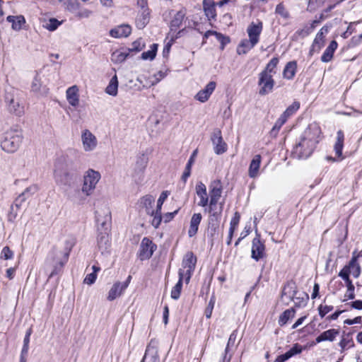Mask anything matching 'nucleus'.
Returning a JSON list of instances; mask_svg holds the SVG:
<instances>
[{"mask_svg":"<svg viewBox=\"0 0 362 362\" xmlns=\"http://www.w3.org/2000/svg\"><path fill=\"white\" fill-rule=\"evenodd\" d=\"M193 162H194V160L192 158V156H191L189 158V159L188 160V162L185 166V171L182 175V180H183L184 182H185L187 181V178L190 176L191 168H192Z\"/></svg>","mask_w":362,"mask_h":362,"instance_id":"nucleus-53","label":"nucleus"},{"mask_svg":"<svg viewBox=\"0 0 362 362\" xmlns=\"http://www.w3.org/2000/svg\"><path fill=\"white\" fill-rule=\"evenodd\" d=\"M309 299L308 295L305 292H298L289 300L294 303V305L296 308H303L307 305Z\"/></svg>","mask_w":362,"mask_h":362,"instance_id":"nucleus-27","label":"nucleus"},{"mask_svg":"<svg viewBox=\"0 0 362 362\" xmlns=\"http://www.w3.org/2000/svg\"><path fill=\"white\" fill-rule=\"evenodd\" d=\"M118 90V79L115 75L110 79L108 86L105 88V93L112 96H116Z\"/></svg>","mask_w":362,"mask_h":362,"instance_id":"nucleus-40","label":"nucleus"},{"mask_svg":"<svg viewBox=\"0 0 362 362\" xmlns=\"http://www.w3.org/2000/svg\"><path fill=\"white\" fill-rule=\"evenodd\" d=\"M216 86V83L215 81H210L202 90H203L206 94H207L210 97V95L214 91Z\"/></svg>","mask_w":362,"mask_h":362,"instance_id":"nucleus-63","label":"nucleus"},{"mask_svg":"<svg viewBox=\"0 0 362 362\" xmlns=\"http://www.w3.org/2000/svg\"><path fill=\"white\" fill-rule=\"evenodd\" d=\"M238 331L234 330L230 335L227 346L225 349L224 354L223 356L222 360L221 362H230L231 359V356H228V352L230 346H233L237 338Z\"/></svg>","mask_w":362,"mask_h":362,"instance_id":"nucleus-33","label":"nucleus"},{"mask_svg":"<svg viewBox=\"0 0 362 362\" xmlns=\"http://www.w3.org/2000/svg\"><path fill=\"white\" fill-rule=\"evenodd\" d=\"M262 22H259L257 24L252 23L247 29L249 39L255 42L256 44H257L259 40V35L262 33Z\"/></svg>","mask_w":362,"mask_h":362,"instance_id":"nucleus-18","label":"nucleus"},{"mask_svg":"<svg viewBox=\"0 0 362 362\" xmlns=\"http://www.w3.org/2000/svg\"><path fill=\"white\" fill-rule=\"evenodd\" d=\"M240 219V215L238 212L236 211L234 214V216L232 218L230 223L229 231H230V233L235 232L236 228L238 227V226L239 224Z\"/></svg>","mask_w":362,"mask_h":362,"instance_id":"nucleus-55","label":"nucleus"},{"mask_svg":"<svg viewBox=\"0 0 362 362\" xmlns=\"http://www.w3.org/2000/svg\"><path fill=\"white\" fill-rule=\"evenodd\" d=\"M326 0H309L307 6V11L313 13L321 7Z\"/></svg>","mask_w":362,"mask_h":362,"instance_id":"nucleus-51","label":"nucleus"},{"mask_svg":"<svg viewBox=\"0 0 362 362\" xmlns=\"http://www.w3.org/2000/svg\"><path fill=\"white\" fill-rule=\"evenodd\" d=\"M13 251L9 248V247L6 246L4 247L1 252V258L4 259H10L13 257Z\"/></svg>","mask_w":362,"mask_h":362,"instance_id":"nucleus-62","label":"nucleus"},{"mask_svg":"<svg viewBox=\"0 0 362 362\" xmlns=\"http://www.w3.org/2000/svg\"><path fill=\"white\" fill-rule=\"evenodd\" d=\"M218 224H208V234L211 238H214L217 234L218 230Z\"/></svg>","mask_w":362,"mask_h":362,"instance_id":"nucleus-64","label":"nucleus"},{"mask_svg":"<svg viewBox=\"0 0 362 362\" xmlns=\"http://www.w3.org/2000/svg\"><path fill=\"white\" fill-rule=\"evenodd\" d=\"M31 90L42 95L47 94L48 89L42 86V83L38 74H36L31 84Z\"/></svg>","mask_w":362,"mask_h":362,"instance_id":"nucleus-36","label":"nucleus"},{"mask_svg":"<svg viewBox=\"0 0 362 362\" xmlns=\"http://www.w3.org/2000/svg\"><path fill=\"white\" fill-rule=\"evenodd\" d=\"M264 245L260 241L259 238L256 237L252 240V257L258 261L264 255Z\"/></svg>","mask_w":362,"mask_h":362,"instance_id":"nucleus-16","label":"nucleus"},{"mask_svg":"<svg viewBox=\"0 0 362 362\" xmlns=\"http://www.w3.org/2000/svg\"><path fill=\"white\" fill-rule=\"evenodd\" d=\"M338 47V44L335 40L331 41L329 46L325 49L321 57V61L327 63L332 60L334 53Z\"/></svg>","mask_w":362,"mask_h":362,"instance_id":"nucleus-31","label":"nucleus"},{"mask_svg":"<svg viewBox=\"0 0 362 362\" xmlns=\"http://www.w3.org/2000/svg\"><path fill=\"white\" fill-rule=\"evenodd\" d=\"M144 47L145 43L141 38H139L132 43L130 47L128 48V51L129 52H138L141 51Z\"/></svg>","mask_w":362,"mask_h":362,"instance_id":"nucleus-52","label":"nucleus"},{"mask_svg":"<svg viewBox=\"0 0 362 362\" xmlns=\"http://www.w3.org/2000/svg\"><path fill=\"white\" fill-rule=\"evenodd\" d=\"M157 341L156 340H151L148 345L144 358L153 359V361H156L158 355Z\"/></svg>","mask_w":362,"mask_h":362,"instance_id":"nucleus-38","label":"nucleus"},{"mask_svg":"<svg viewBox=\"0 0 362 362\" xmlns=\"http://www.w3.org/2000/svg\"><path fill=\"white\" fill-rule=\"evenodd\" d=\"M300 108V103L294 101L291 105H289L286 110L281 115L284 116L286 119H288L289 117L294 115L297 110Z\"/></svg>","mask_w":362,"mask_h":362,"instance_id":"nucleus-47","label":"nucleus"},{"mask_svg":"<svg viewBox=\"0 0 362 362\" xmlns=\"http://www.w3.org/2000/svg\"><path fill=\"white\" fill-rule=\"evenodd\" d=\"M334 307L332 305H320L318 307V312L320 316L322 318L324 317L328 313L333 310Z\"/></svg>","mask_w":362,"mask_h":362,"instance_id":"nucleus-58","label":"nucleus"},{"mask_svg":"<svg viewBox=\"0 0 362 362\" xmlns=\"http://www.w3.org/2000/svg\"><path fill=\"white\" fill-rule=\"evenodd\" d=\"M215 300H215L214 296H212L209 302V304L205 310V315H206V318H210L211 316L212 310L214 309V304H215Z\"/></svg>","mask_w":362,"mask_h":362,"instance_id":"nucleus-60","label":"nucleus"},{"mask_svg":"<svg viewBox=\"0 0 362 362\" xmlns=\"http://www.w3.org/2000/svg\"><path fill=\"white\" fill-rule=\"evenodd\" d=\"M132 32V28L127 24L118 25L110 31V36L115 38L127 37Z\"/></svg>","mask_w":362,"mask_h":362,"instance_id":"nucleus-17","label":"nucleus"},{"mask_svg":"<svg viewBox=\"0 0 362 362\" xmlns=\"http://www.w3.org/2000/svg\"><path fill=\"white\" fill-rule=\"evenodd\" d=\"M197 257L192 252H187L182 260V267L186 272H192L195 269Z\"/></svg>","mask_w":362,"mask_h":362,"instance_id":"nucleus-28","label":"nucleus"},{"mask_svg":"<svg viewBox=\"0 0 362 362\" xmlns=\"http://www.w3.org/2000/svg\"><path fill=\"white\" fill-rule=\"evenodd\" d=\"M22 131L17 129H11L6 131L1 142L2 150L7 153H14L20 147L23 141Z\"/></svg>","mask_w":362,"mask_h":362,"instance_id":"nucleus-3","label":"nucleus"},{"mask_svg":"<svg viewBox=\"0 0 362 362\" xmlns=\"http://www.w3.org/2000/svg\"><path fill=\"white\" fill-rule=\"evenodd\" d=\"M129 52L116 50L111 55V60L113 63L119 64L125 61Z\"/></svg>","mask_w":362,"mask_h":362,"instance_id":"nucleus-46","label":"nucleus"},{"mask_svg":"<svg viewBox=\"0 0 362 362\" xmlns=\"http://www.w3.org/2000/svg\"><path fill=\"white\" fill-rule=\"evenodd\" d=\"M320 134L321 129L317 124H309L300 136L292 151L293 157L298 159L309 158L320 141Z\"/></svg>","mask_w":362,"mask_h":362,"instance_id":"nucleus-1","label":"nucleus"},{"mask_svg":"<svg viewBox=\"0 0 362 362\" xmlns=\"http://www.w3.org/2000/svg\"><path fill=\"white\" fill-rule=\"evenodd\" d=\"M132 279V276L129 275L127 279L121 283L117 281L113 284L107 295V300L110 301L114 300L117 298L119 297L124 291L127 288L129 284Z\"/></svg>","mask_w":362,"mask_h":362,"instance_id":"nucleus-10","label":"nucleus"},{"mask_svg":"<svg viewBox=\"0 0 362 362\" xmlns=\"http://www.w3.org/2000/svg\"><path fill=\"white\" fill-rule=\"evenodd\" d=\"M62 23V21H58L57 18H52L43 25V27L49 31H54Z\"/></svg>","mask_w":362,"mask_h":362,"instance_id":"nucleus-50","label":"nucleus"},{"mask_svg":"<svg viewBox=\"0 0 362 362\" xmlns=\"http://www.w3.org/2000/svg\"><path fill=\"white\" fill-rule=\"evenodd\" d=\"M6 21L11 23V28L15 31H19L23 29V25L26 23L25 17L23 15L8 16Z\"/></svg>","mask_w":362,"mask_h":362,"instance_id":"nucleus-22","label":"nucleus"},{"mask_svg":"<svg viewBox=\"0 0 362 362\" xmlns=\"http://www.w3.org/2000/svg\"><path fill=\"white\" fill-rule=\"evenodd\" d=\"M287 119L284 118V116L280 115L279 118L276 121L274 127H272L270 134L272 136H276L279 131L281 128V127L286 123Z\"/></svg>","mask_w":362,"mask_h":362,"instance_id":"nucleus-49","label":"nucleus"},{"mask_svg":"<svg viewBox=\"0 0 362 362\" xmlns=\"http://www.w3.org/2000/svg\"><path fill=\"white\" fill-rule=\"evenodd\" d=\"M257 44L251 40H243L237 48L238 54H245L252 49Z\"/></svg>","mask_w":362,"mask_h":362,"instance_id":"nucleus-34","label":"nucleus"},{"mask_svg":"<svg viewBox=\"0 0 362 362\" xmlns=\"http://www.w3.org/2000/svg\"><path fill=\"white\" fill-rule=\"evenodd\" d=\"M216 4L214 0H203L204 14L209 20L214 19L216 16Z\"/></svg>","mask_w":362,"mask_h":362,"instance_id":"nucleus-25","label":"nucleus"},{"mask_svg":"<svg viewBox=\"0 0 362 362\" xmlns=\"http://www.w3.org/2000/svg\"><path fill=\"white\" fill-rule=\"evenodd\" d=\"M218 185L213 187L209 192L210 200L209 203L211 205H214L215 204H218L219 199L221 197L222 193V187L220 185V182L218 181Z\"/></svg>","mask_w":362,"mask_h":362,"instance_id":"nucleus-37","label":"nucleus"},{"mask_svg":"<svg viewBox=\"0 0 362 362\" xmlns=\"http://www.w3.org/2000/svg\"><path fill=\"white\" fill-rule=\"evenodd\" d=\"M76 243V239L74 237H69L64 242V247L63 250L57 252V255L58 257H61V264L63 262H67L69 257V254L74 246Z\"/></svg>","mask_w":362,"mask_h":362,"instance_id":"nucleus-14","label":"nucleus"},{"mask_svg":"<svg viewBox=\"0 0 362 362\" xmlns=\"http://www.w3.org/2000/svg\"><path fill=\"white\" fill-rule=\"evenodd\" d=\"M96 222L100 226L103 231H110L111 226L112 216L111 213L108 209L103 211H97L95 212Z\"/></svg>","mask_w":362,"mask_h":362,"instance_id":"nucleus-13","label":"nucleus"},{"mask_svg":"<svg viewBox=\"0 0 362 362\" xmlns=\"http://www.w3.org/2000/svg\"><path fill=\"white\" fill-rule=\"evenodd\" d=\"M180 208L177 209L173 212H168L164 214L163 216L160 214V223L163 220L165 223H168L173 220L176 214H177Z\"/></svg>","mask_w":362,"mask_h":362,"instance_id":"nucleus-57","label":"nucleus"},{"mask_svg":"<svg viewBox=\"0 0 362 362\" xmlns=\"http://www.w3.org/2000/svg\"><path fill=\"white\" fill-rule=\"evenodd\" d=\"M81 139L84 150L86 151L93 150L97 145L95 136L88 129L83 132Z\"/></svg>","mask_w":362,"mask_h":362,"instance_id":"nucleus-15","label":"nucleus"},{"mask_svg":"<svg viewBox=\"0 0 362 362\" xmlns=\"http://www.w3.org/2000/svg\"><path fill=\"white\" fill-rule=\"evenodd\" d=\"M156 248L157 245L151 239L145 237L141 242L137 257L141 261L148 259Z\"/></svg>","mask_w":362,"mask_h":362,"instance_id":"nucleus-6","label":"nucleus"},{"mask_svg":"<svg viewBox=\"0 0 362 362\" xmlns=\"http://www.w3.org/2000/svg\"><path fill=\"white\" fill-rule=\"evenodd\" d=\"M362 267L359 264L358 259L352 252V257L349 263L346 264L339 272H361Z\"/></svg>","mask_w":362,"mask_h":362,"instance_id":"nucleus-35","label":"nucleus"},{"mask_svg":"<svg viewBox=\"0 0 362 362\" xmlns=\"http://www.w3.org/2000/svg\"><path fill=\"white\" fill-rule=\"evenodd\" d=\"M311 33H312V31L309 28L308 25H305L302 29L298 30L295 33V35H297L298 37L304 38V37H307L308 35H309Z\"/></svg>","mask_w":362,"mask_h":362,"instance_id":"nucleus-61","label":"nucleus"},{"mask_svg":"<svg viewBox=\"0 0 362 362\" xmlns=\"http://www.w3.org/2000/svg\"><path fill=\"white\" fill-rule=\"evenodd\" d=\"M296 314V310L294 308H291L286 310L282 314L279 316V325L280 326L285 325L290 319L294 317Z\"/></svg>","mask_w":362,"mask_h":362,"instance_id":"nucleus-41","label":"nucleus"},{"mask_svg":"<svg viewBox=\"0 0 362 362\" xmlns=\"http://www.w3.org/2000/svg\"><path fill=\"white\" fill-rule=\"evenodd\" d=\"M91 13L92 12L90 11H89L86 8L81 9L80 7L78 6V10L76 11L75 16L76 18H78V19L86 18L90 16Z\"/></svg>","mask_w":362,"mask_h":362,"instance_id":"nucleus-59","label":"nucleus"},{"mask_svg":"<svg viewBox=\"0 0 362 362\" xmlns=\"http://www.w3.org/2000/svg\"><path fill=\"white\" fill-rule=\"evenodd\" d=\"M182 280L183 273H179V280L172 288L170 294L171 298L174 300H177L180 298L182 287Z\"/></svg>","mask_w":362,"mask_h":362,"instance_id":"nucleus-43","label":"nucleus"},{"mask_svg":"<svg viewBox=\"0 0 362 362\" xmlns=\"http://www.w3.org/2000/svg\"><path fill=\"white\" fill-rule=\"evenodd\" d=\"M142 203L146 208V211L150 215L151 218L153 217L151 223L156 228H158V202L156 205V209H153V205L155 203V199L151 195H146L142 198Z\"/></svg>","mask_w":362,"mask_h":362,"instance_id":"nucleus-7","label":"nucleus"},{"mask_svg":"<svg viewBox=\"0 0 362 362\" xmlns=\"http://www.w3.org/2000/svg\"><path fill=\"white\" fill-rule=\"evenodd\" d=\"M5 101L7 103L8 110L10 113L21 117L25 113L23 102L16 97L12 93H7L5 96Z\"/></svg>","mask_w":362,"mask_h":362,"instance_id":"nucleus-5","label":"nucleus"},{"mask_svg":"<svg viewBox=\"0 0 362 362\" xmlns=\"http://www.w3.org/2000/svg\"><path fill=\"white\" fill-rule=\"evenodd\" d=\"M158 44H153L151 47V49L146 52H144L141 54V59L144 60H152L153 59L157 53Z\"/></svg>","mask_w":362,"mask_h":362,"instance_id":"nucleus-48","label":"nucleus"},{"mask_svg":"<svg viewBox=\"0 0 362 362\" xmlns=\"http://www.w3.org/2000/svg\"><path fill=\"white\" fill-rule=\"evenodd\" d=\"M302 350V346L298 344H296L290 350L286 351L285 354L279 356L276 358L274 362H285L293 356L301 353Z\"/></svg>","mask_w":362,"mask_h":362,"instance_id":"nucleus-26","label":"nucleus"},{"mask_svg":"<svg viewBox=\"0 0 362 362\" xmlns=\"http://www.w3.org/2000/svg\"><path fill=\"white\" fill-rule=\"evenodd\" d=\"M80 173L74 162L68 157H59L54 163V179L62 187H71L77 182Z\"/></svg>","mask_w":362,"mask_h":362,"instance_id":"nucleus-2","label":"nucleus"},{"mask_svg":"<svg viewBox=\"0 0 362 362\" xmlns=\"http://www.w3.org/2000/svg\"><path fill=\"white\" fill-rule=\"evenodd\" d=\"M275 12L284 19H287L290 16L288 11L286 9L284 5L282 3L277 4Z\"/></svg>","mask_w":362,"mask_h":362,"instance_id":"nucleus-56","label":"nucleus"},{"mask_svg":"<svg viewBox=\"0 0 362 362\" xmlns=\"http://www.w3.org/2000/svg\"><path fill=\"white\" fill-rule=\"evenodd\" d=\"M110 231H100L97 237L98 250L102 255L110 254L111 251V240Z\"/></svg>","mask_w":362,"mask_h":362,"instance_id":"nucleus-11","label":"nucleus"},{"mask_svg":"<svg viewBox=\"0 0 362 362\" xmlns=\"http://www.w3.org/2000/svg\"><path fill=\"white\" fill-rule=\"evenodd\" d=\"M279 59L278 57H273L269 63L267 64L265 69L261 71L260 73H266L267 74H276V68L279 64Z\"/></svg>","mask_w":362,"mask_h":362,"instance_id":"nucleus-44","label":"nucleus"},{"mask_svg":"<svg viewBox=\"0 0 362 362\" xmlns=\"http://www.w3.org/2000/svg\"><path fill=\"white\" fill-rule=\"evenodd\" d=\"M66 9L75 15L78 10L79 3L77 0H68L66 3Z\"/></svg>","mask_w":362,"mask_h":362,"instance_id":"nucleus-54","label":"nucleus"},{"mask_svg":"<svg viewBox=\"0 0 362 362\" xmlns=\"http://www.w3.org/2000/svg\"><path fill=\"white\" fill-rule=\"evenodd\" d=\"M275 81L272 74L266 73H259L258 86L260 87L259 94L260 95H266L273 90Z\"/></svg>","mask_w":362,"mask_h":362,"instance_id":"nucleus-8","label":"nucleus"},{"mask_svg":"<svg viewBox=\"0 0 362 362\" xmlns=\"http://www.w3.org/2000/svg\"><path fill=\"white\" fill-rule=\"evenodd\" d=\"M141 9L143 10L142 13L136 19V25L139 29H143L149 21V13L145 8Z\"/></svg>","mask_w":362,"mask_h":362,"instance_id":"nucleus-42","label":"nucleus"},{"mask_svg":"<svg viewBox=\"0 0 362 362\" xmlns=\"http://www.w3.org/2000/svg\"><path fill=\"white\" fill-rule=\"evenodd\" d=\"M202 219V215L200 213H195L192 215L188 230L189 237H194L197 233Z\"/></svg>","mask_w":362,"mask_h":362,"instance_id":"nucleus-21","label":"nucleus"},{"mask_svg":"<svg viewBox=\"0 0 362 362\" xmlns=\"http://www.w3.org/2000/svg\"><path fill=\"white\" fill-rule=\"evenodd\" d=\"M211 140L214 145V150L216 154L221 155L227 151V144L223 141L221 131L219 129H215L214 130Z\"/></svg>","mask_w":362,"mask_h":362,"instance_id":"nucleus-9","label":"nucleus"},{"mask_svg":"<svg viewBox=\"0 0 362 362\" xmlns=\"http://www.w3.org/2000/svg\"><path fill=\"white\" fill-rule=\"evenodd\" d=\"M261 161L262 157L259 154L253 157L248 169V175L250 178H256L259 176Z\"/></svg>","mask_w":362,"mask_h":362,"instance_id":"nucleus-19","label":"nucleus"},{"mask_svg":"<svg viewBox=\"0 0 362 362\" xmlns=\"http://www.w3.org/2000/svg\"><path fill=\"white\" fill-rule=\"evenodd\" d=\"M59 251H60V250H54L52 251L51 258L49 260V264L53 267L52 272H57V270H61L63 268V267L64 266V264L66 263V262H63L62 264L60 263V262L62 260L61 257H57V253Z\"/></svg>","mask_w":362,"mask_h":362,"instance_id":"nucleus-39","label":"nucleus"},{"mask_svg":"<svg viewBox=\"0 0 362 362\" xmlns=\"http://www.w3.org/2000/svg\"><path fill=\"white\" fill-rule=\"evenodd\" d=\"M339 334V329H330L322 332L317 338L316 341L320 343L324 341H332Z\"/></svg>","mask_w":362,"mask_h":362,"instance_id":"nucleus-32","label":"nucleus"},{"mask_svg":"<svg viewBox=\"0 0 362 362\" xmlns=\"http://www.w3.org/2000/svg\"><path fill=\"white\" fill-rule=\"evenodd\" d=\"M223 209V203L220 202L219 203V212L209 214V216L208 218V224H218L219 225Z\"/></svg>","mask_w":362,"mask_h":362,"instance_id":"nucleus-45","label":"nucleus"},{"mask_svg":"<svg viewBox=\"0 0 362 362\" xmlns=\"http://www.w3.org/2000/svg\"><path fill=\"white\" fill-rule=\"evenodd\" d=\"M297 71L296 61H291L288 62L283 71V77L287 80H292Z\"/></svg>","mask_w":362,"mask_h":362,"instance_id":"nucleus-29","label":"nucleus"},{"mask_svg":"<svg viewBox=\"0 0 362 362\" xmlns=\"http://www.w3.org/2000/svg\"><path fill=\"white\" fill-rule=\"evenodd\" d=\"M344 135L341 130H339L337 133V141L335 142L334 150L339 160L344 159L342 156V150L344 146Z\"/></svg>","mask_w":362,"mask_h":362,"instance_id":"nucleus-24","label":"nucleus"},{"mask_svg":"<svg viewBox=\"0 0 362 362\" xmlns=\"http://www.w3.org/2000/svg\"><path fill=\"white\" fill-rule=\"evenodd\" d=\"M100 179V174L94 170L89 169L83 176L81 192L86 197L91 195L95 186Z\"/></svg>","mask_w":362,"mask_h":362,"instance_id":"nucleus-4","label":"nucleus"},{"mask_svg":"<svg viewBox=\"0 0 362 362\" xmlns=\"http://www.w3.org/2000/svg\"><path fill=\"white\" fill-rule=\"evenodd\" d=\"M68 103L73 107H76L79 103L78 88L76 86L69 87L66 91Z\"/></svg>","mask_w":362,"mask_h":362,"instance_id":"nucleus-20","label":"nucleus"},{"mask_svg":"<svg viewBox=\"0 0 362 362\" xmlns=\"http://www.w3.org/2000/svg\"><path fill=\"white\" fill-rule=\"evenodd\" d=\"M329 27L327 25H324L317 33L310 49V55H313L314 52H319L325 46V35L329 32Z\"/></svg>","mask_w":362,"mask_h":362,"instance_id":"nucleus-12","label":"nucleus"},{"mask_svg":"<svg viewBox=\"0 0 362 362\" xmlns=\"http://www.w3.org/2000/svg\"><path fill=\"white\" fill-rule=\"evenodd\" d=\"M185 15L186 11L185 9H181L180 11L174 13L173 18L170 23V28L171 30L176 31L180 27L185 17Z\"/></svg>","mask_w":362,"mask_h":362,"instance_id":"nucleus-23","label":"nucleus"},{"mask_svg":"<svg viewBox=\"0 0 362 362\" xmlns=\"http://www.w3.org/2000/svg\"><path fill=\"white\" fill-rule=\"evenodd\" d=\"M298 292L297 286L293 281H288L285 284L281 292V298L285 297L290 300Z\"/></svg>","mask_w":362,"mask_h":362,"instance_id":"nucleus-30","label":"nucleus"}]
</instances>
